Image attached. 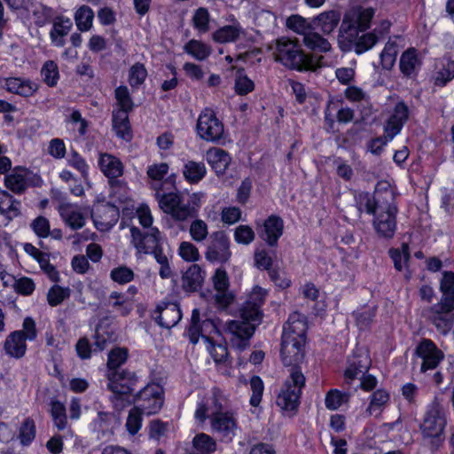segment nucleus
Instances as JSON below:
<instances>
[{
    "label": "nucleus",
    "instance_id": "obj_6",
    "mask_svg": "<svg viewBox=\"0 0 454 454\" xmlns=\"http://www.w3.org/2000/svg\"><path fill=\"white\" fill-rule=\"evenodd\" d=\"M447 425V411L443 404L434 399L428 406L420 429L425 437L439 438Z\"/></svg>",
    "mask_w": 454,
    "mask_h": 454
},
{
    "label": "nucleus",
    "instance_id": "obj_9",
    "mask_svg": "<svg viewBox=\"0 0 454 454\" xmlns=\"http://www.w3.org/2000/svg\"><path fill=\"white\" fill-rule=\"evenodd\" d=\"M231 241L223 231H214L205 252V258L212 263H226L231 257Z\"/></svg>",
    "mask_w": 454,
    "mask_h": 454
},
{
    "label": "nucleus",
    "instance_id": "obj_55",
    "mask_svg": "<svg viewBox=\"0 0 454 454\" xmlns=\"http://www.w3.org/2000/svg\"><path fill=\"white\" fill-rule=\"evenodd\" d=\"M355 43V51L357 54H362L371 50L378 42V35L374 32H370L356 37Z\"/></svg>",
    "mask_w": 454,
    "mask_h": 454
},
{
    "label": "nucleus",
    "instance_id": "obj_16",
    "mask_svg": "<svg viewBox=\"0 0 454 454\" xmlns=\"http://www.w3.org/2000/svg\"><path fill=\"white\" fill-rule=\"evenodd\" d=\"M188 335L192 343H198L201 337L205 343V339L214 340V335H219V330L215 323L211 319L200 322V311L194 309L192 313L191 325L188 328Z\"/></svg>",
    "mask_w": 454,
    "mask_h": 454
},
{
    "label": "nucleus",
    "instance_id": "obj_12",
    "mask_svg": "<svg viewBox=\"0 0 454 454\" xmlns=\"http://www.w3.org/2000/svg\"><path fill=\"white\" fill-rule=\"evenodd\" d=\"M397 208L391 201L387 202L385 206H379L378 211L375 214L373 225L376 231L382 237L392 238L395 229V215Z\"/></svg>",
    "mask_w": 454,
    "mask_h": 454
},
{
    "label": "nucleus",
    "instance_id": "obj_60",
    "mask_svg": "<svg viewBox=\"0 0 454 454\" xmlns=\"http://www.w3.org/2000/svg\"><path fill=\"white\" fill-rule=\"evenodd\" d=\"M110 196L114 202L124 203L129 198V189L125 183L111 181Z\"/></svg>",
    "mask_w": 454,
    "mask_h": 454
},
{
    "label": "nucleus",
    "instance_id": "obj_39",
    "mask_svg": "<svg viewBox=\"0 0 454 454\" xmlns=\"http://www.w3.org/2000/svg\"><path fill=\"white\" fill-rule=\"evenodd\" d=\"M184 51L199 61L207 59L211 52V46L200 40L192 39L184 47Z\"/></svg>",
    "mask_w": 454,
    "mask_h": 454
},
{
    "label": "nucleus",
    "instance_id": "obj_1",
    "mask_svg": "<svg viewBox=\"0 0 454 454\" xmlns=\"http://www.w3.org/2000/svg\"><path fill=\"white\" fill-rule=\"evenodd\" d=\"M307 325L302 315H290L282 334L281 357L285 365L293 366L277 397V404L286 412L297 410L305 377L296 367L304 358L305 333Z\"/></svg>",
    "mask_w": 454,
    "mask_h": 454
},
{
    "label": "nucleus",
    "instance_id": "obj_10",
    "mask_svg": "<svg viewBox=\"0 0 454 454\" xmlns=\"http://www.w3.org/2000/svg\"><path fill=\"white\" fill-rule=\"evenodd\" d=\"M197 133L200 138L209 142H216L223 137V125L217 119L213 110H203L197 121Z\"/></svg>",
    "mask_w": 454,
    "mask_h": 454
},
{
    "label": "nucleus",
    "instance_id": "obj_32",
    "mask_svg": "<svg viewBox=\"0 0 454 454\" xmlns=\"http://www.w3.org/2000/svg\"><path fill=\"white\" fill-rule=\"evenodd\" d=\"M5 87L8 91L22 97H30L34 95L38 89L35 82L20 77L8 78L5 82Z\"/></svg>",
    "mask_w": 454,
    "mask_h": 454
},
{
    "label": "nucleus",
    "instance_id": "obj_3",
    "mask_svg": "<svg viewBox=\"0 0 454 454\" xmlns=\"http://www.w3.org/2000/svg\"><path fill=\"white\" fill-rule=\"evenodd\" d=\"M271 49L275 59L288 68L315 70L319 66L317 60L302 51L297 42L288 38L278 39Z\"/></svg>",
    "mask_w": 454,
    "mask_h": 454
},
{
    "label": "nucleus",
    "instance_id": "obj_2",
    "mask_svg": "<svg viewBox=\"0 0 454 454\" xmlns=\"http://www.w3.org/2000/svg\"><path fill=\"white\" fill-rule=\"evenodd\" d=\"M267 296V290L254 286L248 294L240 312L241 319L232 320L226 324L225 331L231 335V346L238 350L245 349L253 335L255 325L261 321V306Z\"/></svg>",
    "mask_w": 454,
    "mask_h": 454
},
{
    "label": "nucleus",
    "instance_id": "obj_23",
    "mask_svg": "<svg viewBox=\"0 0 454 454\" xmlns=\"http://www.w3.org/2000/svg\"><path fill=\"white\" fill-rule=\"evenodd\" d=\"M221 410V405L215 395L203 396L198 400L196 404L194 411L195 422L199 426H202Z\"/></svg>",
    "mask_w": 454,
    "mask_h": 454
},
{
    "label": "nucleus",
    "instance_id": "obj_27",
    "mask_svg": "<svg viewBox=\"0 0 454 454\" xmlns=\"http://www.w3.org/2000/svg\"><path fill=\"white\" fill-rule=\"evenodd\" d=\"M73 23L69 18L57 17L54 19L52 27L50 31L51 43L57 47L65 44V37L69 34Z\"/></svg>",
    "mask_w": 454,
    "mask_h": 454
},
{
    "label": "nucleus",
    "instance_id": "obj_61",
    "mask_svg": "<svg viewBox=\"0 0 454 454\" xmlns=\"http://www.w3.org/2000/svg\"><path fill=\"white\" fill-rule=\"evenodd\" d=\"M133 270L127 266H119L113 269L110 272V278L113 281L124 285L133 280Z\"/></svg>",
    "mask_w": 454,
    "mask_h": 454
},
{
    "label": "nucleus",
    "instance_id": "obj_42",
    "mask_svg": "<svg viewBox=\"0 0 454 454\" xmlns=\"http://www.w3.org/2000/svg\"><path fill=\"white\" fill-rule=\"evenodd\" d=\"M303 43L310 50L326 52L331 50V43L313 28L303 36Z\"/></svg>",
    "mask_w": 454,
    "mask_h": 454
},
{
    "label": "nucleus",
    "instance_id": "obj_26",
    "mask_svg": "<svg viewBox=\"0 0 454 454\" xmlns=\"http://www.w3.org/2000/svg\"><path fill=\"white\" fill-rule=\"evenodd\" d=\"M283 230V220L279 216L272 215L265 220L261 237L268 245L273 247L277 245L278 239L282 236Z\"/></svg>",
    "mask_w": 454,
    "mask_h": 454
},
{
    "label": "nucleus",
    "instance_id": "obj_29",
    "mask_svg": "<svg viewBox=\"0 0 454 454\" xmlns=\"http://www.w3.org/2000/svg\"><path fill=\"white\" fill-rule=\"evenodd\" d=\"M98 166L104 175L111 180L121 176L123 173L121 161L109 153L99 154Z\"/></svg>",
    "mask_w": 454,
    "mask_h": 454
},
{
    "label": "nucleus",
    "instance_id": "obj_33",
    "mask_svg": "<svg viewBox=\"0 0 454 454\" xmlns=\"http://www.w3.org/2000/svg\"><path fill=\"white\" fill-rule=\"evenodd\" d=\"M340 14L333 10L318 14L313 22L315 26L325 35L333 33L340 23Z\"/></svg>",
    "mask_w": 454,
    "mask_h": 454
},
{
    "label": "nucleus",
    "instance_id": "obj_35",
    "mask_svg": "<svg viewBox=\"0 0 454 454\" xmlns=\"http://www.w3.org/2000/svg\"><path fill=\"white\" fill-rule=\"evenodd\" d=\"M204 276L198 264L191 265L183 275V287L189 292L196 291L203 283Z\"/></svg>",
    "mask_w": 454,
    "mask_h": 454
},
{
    "label": "nucleus",
    "instance_id": "obj_50",
    "mask_svg": "<svg viewBox=\"0 0 454 454\" xmlns=\"http://www.w3.org/2000/svg\"><path fill=\"white\" fill-rule=\"evenodd\" d=\"M51 413L54 421L55 426L62 430L67 426V414H66V407L63 403L53 400L51 403Z\"/></svg>",
    "mask_w": 454,
    "mask_h": 454
},
{
    "label": "nucleus",
    "instance_id": "obj_37",
    "mask_svg": "<svg viewBox=\"0 0 454 454\" xmlns=\"http://www.w3.org/2000/svg\"><path fill=\"white\" fill-rule=\"evenodd\" d=\"M207 168L203 162L188 160L183 168V176L190 184H197L206 176Z\"/></svg>",
    "mask_w": 454,
    "mask_h": 454
},
{
    "label": "nucleus",
    "instance_id": "obj_14",
    "mask_svg": "<svg viewBox=\"0 0 454 454\" xmlns=\"http://www.w3.org/2000/svg\"><path fill=\"white\" fill-rule=\"evenodd\" d=\"M415 354L421 360L422 372L435 369L444 358L443 352L429 339H424L419 343Z\"/></svg>",
    "mask_w": 454,
    "mask_h": 454
},
{
    "label": "nucleus",
    "instance_id": "obj_57",
    "mask_svg": "<svg viewBox=\"0 0 454 454\" xmlns=\"http://www.w3.org/2000/svg\"><path fill=\"white\" fill-rule=\"evenodd\" d=\"M194 27L200 33L204 34L209 30L210 15L206 8H199L192 18Z\"/></svg>",
    "mask_w": 454,
    "mask_h": 454
},
{
    "label": "nucleus",
    "instance_id": "obj_58",
    "mask_svg": "<svg viewBox=\"0 0 454 454\" xmlns=\"http://www.w3.org/2000/svg\"><path fill=\"white\" fill-rule=\"evenodd\" d=\"M143 415H145L144 412L136 406L130 410L126 421V428L130 434L134 435L140 430Z\"/></svg>",
    "mask_w": 454,
    "mask_h": 454
},
{
    "label": "nucleus",
    "instance_id": "obj_28",
    "mask_svg": "<svg viewBox=\"0 0 454 454\" xmlns=\"http://www.w3.org/2000/svg\"><path fill=\"white\" fill-rule=\"evenodd\" d=\"M26 338L20 332H12L5 339L4 348L5 353L14 358H21L27 351Z\"/></svg>",
    "mask_w": 454,
    "mask_h": 454
},
{
    "label": "nucleus",
    "instance_id": "obj_17",
    "mask_svg": "<svg viewBox=\"0 0 454 454\" xmlns=\"http://www.w3.org/2000/svg\"><path fill=\"white\" fill-rule=\"evenodd\" d=\"M109 389L120 398L128 396L137 382L135 373L128 371H113L107 375Z\"/></svg>",
    "mask_w": 454,
    "mask_h": 454
},
{
    "label": "nucleus",
    "instance_id": "obj_53",
    "mask_svg": "<svg viewBox=\"0 0 454 454\" xmlns=\"http://www.w3.org/2000/svg\"><path fill=\"white\" fill-rule=\"evenodd\" d=\"M442 68L435 75V84L444 86L454 78V60L446 59L442 63Z\"/></svg>",
    "mask_w": 454,
    "mask_h": 454
},
{
    "label": "nucleus",
    "instance_id": "obj_34",
    "mask_svg": "<svg viewBox=\"0 0 454 454\" xmlns=\"http://www.w3.org/2000/svg\"><path fill=\"white\" fill-rule=\"evenodd\" d=\"M421 59L414 48L407 49L400 58V69L405 75H411L419 68Z\"/></svg>",
    "mask_w": 454,
    "mask_h": 454
},
{
    "label": "nucleus",
    "instance_id": "obj_62",
    "mask_svg": "<svg viewBox=\"0 0 454 454\" xmlns=\"http://www.w3.org/2000/svg\"><path fill=\"white\" fill-rule=\"evenodd\" d=\"M178 254L186 262H197L200 259V252L195 245L189 241H183L178 247Z\"/></svg>",
    "mask_w": 454,
    "mask_h": 454
},
{
    "label": "nucleus",
    "instance_id": "obj_45",
    "mask_svg": "<svg viewBox=\"0 0 454 454\" xmlns=\"http://www.w3.org/2000/svg\"><path fill=\"white\" fill-rule=\"evenodd\" d=\"M94 12L87 5L81 6L74 14V20L80 31H88L92 26Z\"/></svg>",
    "mask_w": 454,
    "mask_h": 454
},
{
    "label": "nucleus",
    "instance_id": "obj_47",
    "mask_svg": "<svg viewBox=\"0 0 454 454\" xmlns=\"http://www.w3.org/2000/svg\"><path fill=\"white\" fill-rule=\"evenodd\" d=\"M440 289L442 293V300L454 302V273L444 271L440 283Z\"/></svg>",
    "mask_w": 454,
    "mask_h": 454
},
{
    "label": "nucleus",
    "instance_id": "obj_30",
    "mask_svg": "<svg viewBox=\"0 0 454 454\" xmlns=\"http://www.w3.org/2000/svg\"><path fill=\"white\" fill-rule=\"evenodd\" d=\"M0 215L8 221L21 215V202L5 191H0Z\"/></svg>",
    "mask_w": 454,
    "mask_h": 454
},
{
    "label": "nucleus",
    "instance_id": "obj_13",
    "mask_svg": "<svg viewBox=\"0 0 454 454\" xmlns=\"http://www.w3.org/2000/svg\"><path fill=\"white\" fill-rule=\"evenodd\" d=\"M454 302L442 300L434 305L428 314L429 319L439 332L447 333L454 324Z\"/></svg>",
    "mask_w": 454,
    "mask_h": 454
},
{
    "label": "nucleus",
    "instance_id": "obj_20",
    "mask_svg": "<svg viewBox=\"0 0 454 454\" xmlns=\"http://www.w3.org/2000/svg\"><path fill=\"white\" fill-rule=\"evenodd\" d=\"M388 186L387 184H379L376 188V197H372L368 192L359 193L356 197V202L358 204L359 209L365 210L368 214H376L378 211L379 206H384L380 201V190L385 189V200H393L394 194L391 189H387Z\"/></svg>",
    "mask_w": 454,
    "mask_h": 454
},
{
    "label": "nucleus",
    "instance_id": "obj_49",
    "mask_svg": "<svg viewBox=\"0 0 454 454\" xmlns=\"http://www.w3.org/2000/svg\"><path fill=\"white\" fill-rule=\"evenodd\" d=\"M189 233L193 241L203 242L208 236L207 224L202 219H195L190 224Z\"/></svg>",
    "mask_w": 454,
    "mask_h": 454
},
{
    "label": "nucleus",
    "instance_id": "obj_43",
    "mask_svg": "<svg viewBox=\"0 0 454 454\" xmlns=\"http://www.w3.org/2000/svg\"><path fill=\"white\" fill-rule=\"evenodd\" d=\"M192 445L198 454H211L216 450L215 440L205 433L196 434Z\"/></svg>",
    "mask_w": 454,
    "mask_h": 454
},
{
    "label": "nucleus",
    "instance_id": "obj_19",
    "mask_svg": "<svg viewBox=\"0 0 454 454\" xmlns=\"http://www.w3.org/2000/svg\"><path fill=\"white\" fill-rule=\"evenodd\" d=\"M62 220L73 230H78L85 225L89 208L76 204H62L59 207Z\"/></svg>",
    "mask_w": 454,
    "mask_h": 454
},
{
    "label": "nucleus",
    "instance_id": "obj_18",
    "mask_svg": "<svg viewBox=\"0 0 454 454\" xmlns=\"http://www.w3.org/2000/svg\"><path fill=\"white\" fill-rule=\"evenodd\" d=\"M214 289L215 290V301L221 308H226L233 300V294L229 290L230 280L227 271L219 267L212 276Z\"/></svg>",
    "mask_w": 454,
    "mask_h": 454
},
{
    "label": "nucleus",
    "instance_id": "obj_38",
    "mask_svg": "<svg viewBox=\"0 0 454 454\" xmlns=\"http://www.w3.org/2000/svg\"><path fill=\"white\" fill-rule=\"evenodd\" d=\"M5 185L15 193H21L27 186V171L25 169H14L4 178Z\"/></svg>",
    "mask_w": 454,
    "mask_h": 454
},
{
    "label": "nucleus",
    "instance_id": "obj_54",
    "mask_svg": "<svg viewBox=\"0 0 454 454\" xmlns=\"http://www.w3.org/2000/svg\"><path fill=\"white\" fill-rule=\"evenodd\" d=\"M205 346L207 350L210 353L214 361L220 364L225 361L228 356V351L225 345L214 343V340L205 339Z\"/></svg>",
    "mask_w": 454,
    "mask_h": 454
},
{
    "label": "nucleus",
    "instance_id": "obj_46",
    "mask_svg": "<svg viewBox=\"0 0 454 454\" xmlns=\"http://www.w3.org/2000/svg\"><path fill=\"white\" fill-rule=\"evenodd\" d=\"M398 54L397 45L394 42H387L380 53L381 65L384 69H391Z\"/></svg>",
    "mask_w": 454,
    "mask_h": 454
},
{
    "label": "nucleus",
    "instance_id": "obj_4",
    "mask_svg": "<svg viewBox=\"0 0 454 454\" xmlns=\"http://www.w3.org/2000/svg\"><path fill=\"white\" fill-rule=\"evenodd\" d=\"M130 235L137 254H153L160 265L168 262V256L160 248L162 237L158 228H151L143 234L138 228L131 227Z\"/></svg>",
    "mask_w": 454,
    "mask_h": 454
},
{
    "label": "nucleus",
    "instance_id": "obj_31",
    "mask_svg": "<svg viewBox=\"0 0 454 454\" xmlns=\"http://www.w3.org/2000/svg\"><path fill=\"white\" fill-rule=\"evenodd\" d=\"M206 160L217 175H223L231 163L229 153L216 147L207 152Z\"/></svg>",
    "mask_w": 454,
    "mask_h": 454
},
{
    "label": "nucleus",
    "instance_id": "obj_36",
    "mask_svg": "<svg viewBox=\"0 0 454 454\" xmlns=\"http://www.w3.org/2000/svg\"><path fill=\"white\" fill-rule=\"evenodd\" d=\"M128 113L123 110H115L113 113V129L116 135L124 140L131 138Z\"/></svg>",
    "mask_w": 454,
    "mask_h": 454
},
{
    "label": "nucleus",
    "instance_id": "obj_52",
    "mask_svg": "<svg viewBox=\"0 0 454 454\" xmlns=\"http://www.w3.org/2000/svg\"><path fill=\"white\" fill-rule=\"evenodd\" d=\"M348 395L337 389L330 390L325 399V407L329 410H337L348 401Z\"/></svg>",
    "mask_w": 454,
    "mask_h": 454
},
{
    "label": "nucleus",
    "instance_id": "obj_40",
    "mask_svg": "<svg viewBox=\"0 0 454 454\" xmlns=\"http://www.w3.org/2000/svg\"><path fill=\"white\" fill-rule=\"evenodd\" d=\"M36 435L35 422L32 418H26L18 428L17 438L22 446H29Z\"/></svg>",
    "mask_w": 454,
    "mask_h": 454
},
{
    "label": "nucleus",
    "instance_id": "obj_41",
    "mask_svg": "<svg viewBox=\"0 0 454 454\" xmlns=\"http://www.w3.org/2000/svg\"><path fill=\"white\" fill-rule=\"evenodd\" d=\"M389 402V394L383 389H378L371 395L370 404L366 412L370 416L379 417Z\"/></svg>",
    "mask_w": 454,
    "mask_h": 454
},
{
    "label": "nucleus",
    "instance_id": "obj_8",
    "mask_svg": "<svg viewBox=\"0 0 454 454\" xmlns=\"http://www.w3.org/2000/svg\"><path fill=\"white\" fill-rule=\"evenodd\" d=\"M159 207L174 220L184 222L188 219V209L184 207L183 193L181 192H170L161 193L157 191L155 193Z\"/></svg>",
    "mask_w": 454,
    "mask_h": 454
},
{
    "label": "nucleus",
    "instance_id": "obj_24",
    "mask_svg": "<svg viewBox=\"0 0 454 454\" xmlns=\"http://www.w3.org/2000/svg\"><path fill=\"white\" fill-rule=\"evenodd\" d=\"M226 20L231 24L219 27L212 34V39L216 43H232L244 34L242 27L233 15H230Z\"/></svg>",
    "mask_w": 454,
    "mask_h": 454
},
{
    "label": "nucleus",
    "instance_id": "obj_64",
    "mask_svg": "<svg viewBox=\"0 0 454 454\" xmlns=\"http://www.w3.org/2000/svg\"><path fill=\"white\" fill-rule=\"evenodd\" d=\"M254 231L248 225H239L234 231V240L238 244L249 245L254 239Z\"/></svg>",
    "mask_w": 454,
    "mask_h": 454
},
{
    "label": "nucleus",
    "instance_id": "obj_51",
    "mask_svg": "<svg viewBox=\"0 0 454 454\" xmlns=\"http://www.w3.org/2000/svg\"><path fill=\"white\" fill-rule=\"evenodd\" d=\"M389 254L394 262L395 268L397 270H402L406 267L410 259L409 246L403 244L401 248L391 249Z\"/></svg>",
    "mask_w": 454,
    "mask_h": 454
},
{
    "label": "nucleus",
    "instance_id": "obj_56",
    "mask_svg": "<svg viewBox=\"0 0 454 454\" xmlns=\"http://www.w3.org/2000/svg\"><path fill=\"white\" fill-rule=\"evenodd\" d=\"M38 26L45 25L51 17V9L34 0L33 7L30 12Z\"/></svg>",
    "mask_w": 454,
    "mask_h": 454
},
{
    "label": "nucleus",
    "instance_id": "obj_5",
    "mask_svg": "<svg viewBox=\"0 0 454 454\" xmlns=\"http://www.w3.org/2000/svg\"><path fill=\"white\" fill-rule=\"evenodd\" d=\"M373 17L374 10L372 8H352L345 13L340 33L349 42L356 41L360 32L370 27Z\"/></svg>",
    "mask_w": 454,
    "mask_h": 454
},
{
    "label": "nucleus",
    "instance_id": "obj_44",
    "mask_svg": "<svg viewBox=\"0 0 454 454\" xmlns=\"http://www.w3.org/2000/svg\"><path fill=\"white\" fill-rule=\"evenodd\" d=\"M234 90L240 96L247 95L254 90V82L247 75L244 69H238L235 74Z\"/></svg>",
    "mask_w": 454,
    "mask_h": 454
},
{
    "label": "nucleus",
    "instance_id": "obj_25",
    "mask_svg": "<svg viewBox=\"0 0 454 454\" xmlns=\"http://www.w3.org/2000/svg\"><path fill=\"white\" fill-rule=\"evenodd\" d=\"M119 426V420L114 414L110 412H98L96 419L90 424V429L98 433V437H106L114 434Z\"/></svg>",
    "mask_w": 454,
    "mask_h": 454
},
{
    "label": "nucleus",
    "instance_id": "obj_11",
    "mask_svg": "<svg viewBox=\"0 0 454 454\" xmlns=\"http://www.w3.org/2000/svg\"><path fill=\"white\" fill-rule=\"evenodd\" d=\"M210 427L221 441L230 442L239 429L238 419L233 412L221 410L211 418Z\"/></svg>",
    "mask_w": 454,
    "mask_h": 454
},
{
    "label": "nucleus",
    "instance_id": "obj_7",
    "mask_svg": "<svg viewBox=\"0 0 454 454\" xmlns=\"http://www.w3.org/2000/svg\"><path fill=\"white\" fill-rule=\"evenodd\" d=\"M164 403V392L158 383H149L141 389L136 397V407L145 415L156 414L160 411Z\"/></svg>",
    "mask_w": 454,
    "mask_h": 454
},
{
    "label": "nucleus",
    "instance_id": "obj_21",
    "mask_svg": "<svg viewBox=\"0 0 454 454\" xmlns=\"http://www.w3.org/2000/svg\"><path fill=\"white\" fill-rule=\"evenodd\" d=\"M371 364L368 352L364 349L357 350L352 357L348 359L347 369L345 370V378L348 380L360 378L368 371Z\"/></svg>",
    "mask_w": 454,
    "mask_h": 454
},
{
    "label": "nucleus",
    "instance_id": "obj_22",
    "mask_svg": "<svg viewBox=\"0 0 454 454\" xmlns=\"http://www.w3.org/2000/svg\"><path fill=\"white\" fill-rule=\"evenodd\" d=\"M154 314L159 325L168 329L175 326L182 317L179 306L173 302L159 304Z\"/></svg>",
    "mask_w": 454,
    "mask_h": 454
},
{
    "label": "nucleus",
    "instance_id": "obj_48",
    "mask_svg": "<svg viewBox=\"0 0 454 454\" xmlns=\"http://www.w3.org/2000/svg\"><path fill=\"white\" fill-rule=\"evenodd\" d=\"M286 26L303 36L313 28L311 22L300 15L290 16L286 20Z\"/></svg>",
    "mask_w": 454,
    "mask_h": 454
},
{
    "label": "nucleus",
    "instance_id": "obj_15",
    "mask_svg": "<svg viewBox=\"0 0 454 454\" xmlns=\"http://www.w3.org/2000/svg\"><path fill=\"white\" fill-rule=\"evenodd\" d=\"M409 107L403 101L396 102L387 111V118L384 124V133L388 137V139H393L401 132L409 118Z\"/></svg>",
    "mask_w": 454,
    "mask_h": 454
},
{
    "label": "nucleus",
    "instance_id": "obj_63",
    "mask_svg": "<svg viewBox=\"0 0 454 454\" xmlns=\"http://www.w3.org/2000/svg\"><path fill=\"white\" fill-rule=\"evenodd\" d=\"M115 98L119 106L118 110L129 112L133 108V102L126 86H120L115 90Z\"/></svg>",
    "mask_w": 454,
    "mask_h": 454
},
{
    "label": "nucleus",
    "instance_id": "obj_59",
    "mask_svg": "<svg viewBox=\"0 0 454 454\" xmlns=\"http://www.w3.org/2000/svg\"><path fill=\"white\" fill-rule=\"evenodd\" d=\"M70 294V290L67 287L60 286H53L47 294L48 303L54 307L60 304Z\"/></svg>",
    "mask_w": 454,
    "mask_h": 454
}]
</instances>
